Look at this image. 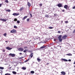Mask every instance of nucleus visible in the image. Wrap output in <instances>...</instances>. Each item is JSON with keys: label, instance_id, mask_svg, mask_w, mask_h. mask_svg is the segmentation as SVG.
Instances as JSON below:
<instances>
[{"label": "nucleus", "instance_id": "nucleus-1", "mask_svg": "<svg viewBox=\"0 0 75 75\" xmlns=\"http://www.w3.org/2000/svg\"><path fill=\"white\" fill-rule=\"evenodd\" d=\"M61 37H62V35H60L58 37L59 40L60 42H62V39L61 38Z\"/></svg>", "mask_w": 75, "mask_h": 75}, {"label": "nucleus", "instance_id": "nucleus-2", "mask_svg": "<svg viewBox=\"0 0 75 75\" xmlns=\"http://www.w3.org/2000/svg\"><path fill=\"white\" fill-rule=\"evenodd\" d=\"M46 47V46L44 45L43 46H42L41 47H40V48H39V50H42L41 49H44V48H45Z\"/></svg>", "mask_w": 75, "mask_h": 75}, {"label": "nucleus", "instance_id": "nucleus-3", "mask_svg": "<svg viewBox=\"0 0 75 75\" xmlns=\"http://www.w3.org/2000/svg\"><path fill=\"white\" fill-rule=\"evenodd\" d=\"M67 37V35H65L62 37V38L63 40H65Z\"/></svg>", "mask_w": 75, "mask_h": 75}, {"label": "nucleus", "instance_id": "nucleus-4", "mask_svg": "<svg viewBox=\"0 0 75 75\" xmlns=\"http://www.w3.org/2000/svg\"><path fill=\"white\" fill-rule=\"evenodd\" d=\"M9 56H11V57H15V56H16V54H12V53H10L9 54Z\"/></svg>", "mask_w": 75, "mask_h": 75}, {"label": "nucleus", "instance_id": "nucleus-5", "mask_svg": "<svg viewBox=\"0 0 75 75\" xmlns=\"http://www.w3.org/2000/svg\"><path fill=\"white\" fill-rule=\"evenodd\" d=\"M64 8H66V9H67V10L69 9V7H68V5H66L64 6Z\"/></svg>", "mask_w": 75, "mask_h": 75}, {"label": "nucleus", "instance_id": "nucleus-6", "mask_svg": "<svg viewBox=\"0 0 75 75\" xmlns=\"http://www.w3.org/2000/svg\"><path fill=\"white\" fill-rule=\"evenodd\" d=\"M18 50L19 51H24V49L21 47H20L18 49Z\"/></svg>", "mask_w": 75, "mask_h": 75}, {"label": "nucleus", "instance_id": "nucleus-7", "mask_svg": "<svg viewBox=\"0 0 75 75\" xmlns=\"http://www.w3.org/2000/svg\"><path fill=\"white\" fill-rule=\"evenodd\" d=\"M10 33H16V30L14 29H13L10 31Z\"/></svg>", "mask_w": 75, "mask_h": 75}, {"label": "nucleus", "instance_id": "nucleus-8", "mask_svg": "<svg viewBox=\"0 0 75 75\" xmlns=\"http://www.w3.org/2000/svg\"><path fill=\"white\" fill-rule=\"evenodd\" d=\"M12 15L14 16H17L19 15V13H14Z\"/></svg>", "mask_w": 75, "mask_h": 75}, {"label": "nucleus", "instance_id": "nucleus-9", "mask_svg": "<svg viewBox=\"0 0 75 75\" xmlns=\"http://www.w3.org/2000/svg\"><path fill=\"white\" fill-rule=\"evenodd\" d=\"M61 60L62 61H65V62H68V60L67 59H63V58H62L61 59Z\"/></svg>", "mask_w": 75, "mask_h": 75}, {"label": "nucleus", "instance_id": "nucleus-10", "mask_svg": "<svg viewBox=\"0 0 75 75\" xmlns=\"http://www.w3.org/2000/svg\"><path fill=\"white\" fill-rule=\"evenodd\" d=\"M62 4H59L57 5V6H58V7H62Z\"/></svg>", "mask_w": 75, "mask_h": 75}, {"label": "nucleus", "instance_id": "nucleus-11", "mask_svg": "<svg viewBox=\"0 0 75 75\" xmlns=\"http://www.w3.org/2000/svg\"><path fill=\"white\" fill-rule=\"evenodd\" d=\"M6 49H7V50H11L12 49V48H10L9 47H6Z\"/></svg>", "mask_w": 75, "mask_h": 75}, {"label": "nucleus", "instance_id": "nucleus-12", "mask_svg": "<svg viewBox=\"0 0 75 75\" xmlns=\"http://www.w3.org/2000/svg\"><path fill=\"white\" fill-rule=\"evenodd\" d=\"M0 20L1 21H4V22L6 21V20L2 19V18H0Z\"/></svg>", "mask_w": 75, "mask_h": 75}, {"label": "nucleus", "instance_id": "nucleus-13", "mask_svg": "<svg viewBox=\"0 0 75 75\" xmlns=\"http://www.w3.org/2000/svg\"><path fill=\"white\" fill-rule=\"evenodd\" d=\"M61 74H62V75H65L66 74V73L64 71H62L61 72Z\"/></svg>", "mask_w": 75, "mask_h": 75}, {"label": "nucleus", "instance_id": "nucleus-14", "mask_svg": "<svg viewBox=\"0 0 75 75\" xmlns=\"http://www.w3.org/2000/svg\"><path fill=\"white\" fill-rule=\"evenodd\" d=\"M27 4H28V5L29 7H30L31 6V3H30L29 2H28Z\"/></svg>", "mask_w": 75, "mask_h": 75}, {"label": "nucleus", "instance_id": "nucleus-15", "mask_svg": "<svg viewBox=\"0 0 75 75\" xmlns=\"http://www.w3.org/2000/svg\"><path fill=\"white\" fill-rule=\"evenodd\" d=\"M5 11H7V12H10V11H11V10L10 9H8L7 10V9H5Z\"/></svg>", "mask_w": 75, "mask_h": 75}, {"label": "nucleus", "instance_id": "nucleus-16", "mask_svg": "<svg viewBox=\"0 0 75 75\" xmlns=\"http://www.w3.org/2000/svg\"><path fill=\"white\" fill-rule=\"evenodd\" d=\"M33 53H31V54L30 55V57H31V58H32L33 57Z\"/></svg>", "mask_w": 75, "mask_h": 75}, {"label": "nucleus", "instance_id": "nucleus-17", "mask_svg": "<svg viewBox=\"0 0 75 75\" xmlns=\"http://www.w3.org/2000/svg\"><path fill=\"white\" fill-rule=\"evenodd\" d=\"M27 17V16H24L23 18L22 19L23 20H24L25 19V18H26Z\"/></svg>", "mask_w": 75, "mask_h": 75}, {"label": "nucleus", "instance_id": "nucleus-18", "mask_svg": "<svg viewBox=\"0 0 75 75\" xmlns=\"http://www.w3.org/2000/svg\"><path fill=\"white\" fill-rule=\"evenodd\" d=\"M66 55H68V56H72V54L71 53L67 54H66Z\"/></svg>", "mask_w": 75, "mask_h": 75}, {"label": "nucleus", "instance_id": "nucleus-19", "mask_svg": "<svg viewBox=\"0 0 75 75\" xmlns=\"http://www.w3.org/2000/svg\"><path fill=\"white\" fill-rule=\"evenodd\" d=\"M28 51V50L27 49V50H25L23 51V52H27V51Z\"/></svg>", "mask_w": 75, "mask_h": 75}, {"label": "nucleus", "instance_id": "nucleus-20", "mask_svg": "<svg viewBox=\"0 0 75 75\" xmlns=\"http://www.w3.org/2000/svg\"><path fill=\"white\" fill-rule=\"evenodd\" d=\"M23 8H23V7L21 8L19 10L20 11H22V10H23Z\"/></svg>", "mask_w": 75, "mask_h": 75}, {"label": "nucleus", "instance_id": "nucleus-21", "mask_svg": "<svg viewBox=\"0 0 75 75\" xmlns=\"http://www.w3.org/2000/svg\"><path fill=\"white\" fill-rule=\"evenodd\" d=\"M22 68L23 70H25V69H26V68H25L24 67H22Z\"/></svg>", "mask_w": 75, "mask_h": 75}, {"label": "nucleus", "instance_id": "nucleus-22", "mask_svg": "<svg viewBox=\"0 0 75 75\" xmlns=\"http://www.w3.org/2000/svg\"><path fill=\"white\" fill-rule=\"evenodd\" d=\"M37 60L38 61H41V59L38 58H37Z\"/></svg>", "mask_w": 75, "mask_h": 75}, {"label": "nucleus", "instance_id": "nucleus-23", "mask_svg": "<svg viewBox=\"0 0 75 75\" xmlns=\"http://www.w3.org/2000/svg\"><path fill=\"white\" fill-rule=\"evenodd\" d=\"M30 73H31V74H34V71H30Z\"/></svg>", "mask_w": 75, "mask_h": 75}, {"label": "nucleus", "instance_id": "nucleus-24", "mask_svg": "<svg viewBox=\"0 0 75 75\" xmlns=\"http://www.w3.org/2000/svg\"><path fill=\"white\" fill-rule=\"evenodd\" d=\"M12 73L13 74H17V72L14 71H13Z\"/></svg>", "mask_w": 75, "mask_h": 75}, {"label": "nucleus", "instance_id": "nucleus-25", "mask_svg": "<svg viewBox=\"0 0 75 75\" xmlns=\"http://www.w3.org/2000/svg\"><path fill=\"white\" fill-rule=\"evenodd\" d=\"M4 37H6V35H7V33H5L4 34Z\"/></svg>", "mask_w": 75, "mask_h": 75}, {"label": "nucleus", "instance_id": "nucleus-26", "mask_svg": "<svg viewBox=\"0 0 75 75\" xmlns=\"http://www.w3.org/2000/svg\"><path fill=\"white\" fill-rule=\"evenodd\" d=\"M0 69H4V67H0Z\"/></svg>", "mask_w": 75, "mask_h": 75}, {"label": "nucleus", "instance_id": "nucleus-27", "mask_svg": "<svg viewBox=\"0 0 75 75\" xmlns=\"http://www.w3.org/2000/svg\"><path fill=\"white\" fill-rule=\"evenodd\" d=\"M48 28H49V29H52V28H53V27H49Z\"/></svg>", "mask_w": 75, "mask_h": 75}, {"label": "nucleus", "instance_id": "nucleus-28", "mask_svg": "<svg viewBox=\"0 0 75 75\" xmlns=\"http://www.w3.org/2000/svg\"><path fill=\"white\" fill-rule=\"evenodd\" d=\"M13 27H14V28H17V26H16V25H14L13 26Z\"/></svg>", "mask_w": 75, "mask_h": 75}, {"label": "nucleus", "instance_id": "nucleus-29", "mask_svg": "<svg viewBox=\"0 0 75 75\" xmlns=\"http://www.w3.org/2000/svg\"><path fill=\"white\" fill-rule=\"evenodd\" d=\"M39 6H40V7H41L42 6V4H39Z\"/></svg>", "mask_w": 75, "mask_h": 75}, {"label": "nucleus", "instance_id": "nucleus-30", "mask_svg": "<svg viewBox=\"0 0 75 75\" xmlns=\"http://www.w3.org/2000/svg\"><path fill=\"white\" fill-rule=\"evenodd\" d=\"M45 17H47V18H48V17H49V16H48V15H45Z\"/></svg>", "mask_w": 75, "mask_h": 75}, {"label": "nucleus", "instance_id": "nucleus-31", "mask_svg": "<svg viewBox=\"0 0 75 75\" xmlns=\"http://www.w3.org/2000/svg\"><path fill=\"white\" fill-rule=\"evenodd\" d=\"M29 60V59H28V60H25V62H27V61H28V60Z\"/></svg>", "mask_w": 75, "mask_h": 75}, {"label": "nucleus", "instance_id": "nucleus-32", "mask_svg": "<svg viewBox=\"0 0 75 75\" xmlns=\"http://www.w3.org/2000/svg\"><path fill=\"white\" fill-rule=\"evenodd\" d=\"M10 74H9V73H7V74H6L5 75H10Z\"/></svg>", "mask_w": 75, "mask_h": 75}, {"label": "nucleus", "instance_id": "nucleus-33", "mask_svg": "<svg viewBox=\"0 0 75 75\" xmlns=\"http://www.w3.org/2000/svg\"><path fill=\"white\" fill-rule=\"evenodd\" d=\"M5 2H6V3H8V1L7 0H6L5 1Z\"/></svg>", "mask_w": 75, "mask_h": 75}, {"label": "nucleus", "instance_id": "nucleus-34", "mask_svg": "<svg viewBox=\"0 0 75 75\" xmlns=\"http://www.w3.org/2000/svg\"><path fill=\"white\" fill-rule=\"evenodd\" d=\"M20 21H17V23H18V24H19V23H20Z\"/></svg>", "mask_w": 75, "mask_h": 75}, {"label": "nucleus", "instance_id": "nucleus-35", "mask_svg": "<svg viewBox=\"0 0 75 75\" xmlns=\"http://www.w3.org/2000/svg\"><path fill=\"white\" fill-rule=\"evenodd\" d=\"M29 14L30 16L31 17H33V16L32 15V14H31V13H29Z\"/></svg>", "mask_w": 75, "mask_h": 75}, {"label": "nucleus", "instance_id": "nucleus-36", "mask_svg": "<svg viewBox=\"0 0 75 75\" xmlns=\"http://www.w3.org/2000/svg\"><path fill=\"white\" fill-rule=\"evenodd\" d=\"M14 21H17V18H15L14 19Z\"/></svg>", "mask_w": 75, "mask_h": 75}, {"label": "nucleus", "instance_id": "nucleus-37", "mask_svg": "<svg viewBox=\"0 0 75 75\" xmlns=\"http://www.w3.org/2000/svg\"><path fill=\"white\" fill-rule=\"evenodd\" d=\"M29 52H33V51L30 50V51H29Z\"/></svg>", "mask_w": 75, "mask_h": 75}, {"label": "nucleus", "instance_id": "nucleus-38", "mask_svg": "<svg viewBox=\"0 0 75 75\" xmlns=\"http://www.w3.org/2000/svg\"><path fill=\"white\" fill-rule=\"evenodd\" d=\"M29 20H30V19H29V18H28L27 20V22H28Z\"/></svg>", "mask_w": 75, "mask_h": 75}, {"label": "nucleus", "instance_id": "nucleus-39", "mask_svg": "<svg viewBox=\"0 0 75 75\" xmlns=\"http://www.w3.org/2000/svg\"><path fill=\"white\" fill-rule=\"evenodd\" d=\"M54 16H57V14H54Z\"/></svg>", "mask_w": 75, "mask_h": 75}, {"label": "nucleus", "instance_id": "nucleus-40", "mask_svg": "<svg viewBox=\"0 0 75 75\" xmlns=\"http://www.w3.org/2000/svg\"><path fill=\"white\" fill-rule=\"evenodd\" d=\"M11 67H10L8 69L10 70H11Z\"/></svg>", "mask_w": 75, "mask_h": 75}, {"label": "nucleus", "instance_id": "nucleus-41", "mask_svg": "<svg viewBox=\"0 0 75 75\" xmlns=\"http://www.w3.org/2000/svg\"><path fill=\"white\" fill-rule=\"evenodd\" d=\"M73 9H75V6H74L73 8H72Z\"/></svg>", "mask_w": 75, "mask_h": 75}, {"label": "nucleus", "instance_id": "nucleus-42", "mask_svg": "<svg viewBox=\"0 0 75 75\" xmlns=\"http://www.w3.org/2000/svg\"><path fill=\"white\" fill-rule=\"evenodd\" d=\"M57 33H61V31H59L57 32Z\"/></svg>", "mask_w": 75, "mask_h": 75}, {"label": "nucleus", "instance_id": "nucleus-43", "mask_svg": "<svg viewBox=\"0 0 75 75\" xmlns=\"http://www.w3.org/2000/svg\"><path fill=\"white\" fill-rule=\"evenodd\" d=\"M24 58V57H20V59H22L23 58Z\"/></svg>", "mask_w": 75, "mask_h": 75}, {"label": "nucleus", "instance_id": "nucleus-44", "mask_svg": "<svg viewBox=\"0 0 75 75\" xmlns=\"http://www.w3.org/2000/svg\"><path fill=\"white\" fill-rule=\"evenodd\" d=\"M68 61H69V62H71V60L69 59L68 60Z\"/></svg>", "mask_w": 75, "mask_h": 75}, {"label": "nucleus", "instance_id": "nucleus-45", "mask_svg": "<svg viewBox=\"0 0 75 75\" xmlns=\"http://www.w3.org/2000/svg\"><path fill=\"white\" fill-rule=\"evenodd\" d=\"M1 5H2V4H0V7H1Z\"/></svg>", "mask_w": 75, "mask_h": 75}, {"label": "nucleus", "instance_id": "nucleus-46", "mask_svg": "<svg viewBox=\"0 0 75 75\" xmlns=\"http://www.w3.org/2000/svg\"><path fill=\"white\" fill-rule=\"evenodd\" d=\"M65 23H68V21H66L65 22Z\"/></svg>", "mask_w": 75, "mask_h": 75}, {"label": "nucleus", "instance_id": "nucleus-47", "mask_svg": "<svg viewBox=\"0 0 75 75\" xmlns=\"http://www.w3.org/2000/svg\"><path fill=\"white\" fill-rule=\"evenodd\" d=\"M75 33V29H74V30L73 31V33Z\"/></svg>", "mask_w": 75, "mask_h": 75}, {"label": "nucleus", "instance_id": "nucleus-48", "mask_svg": "<svg viewBox=\"0 0 75 75\" xmlns=\"http://www.w3.org/2000/svg\"><path fill=\"white\" fill-rule=\"evenodd\" d=\"M56 40H57V39H54V41H56Z\"/></svg>", "mask_w": 75, "mask_h": 75}, {"label": "nucleus", "instance_id": "nucleus-49", "mask_svg": "<svg viewBox=\"0 0 75 75\" xmlns=\"http://www.w3.org/2000/svg\"><path fill=\"white\" fill-rule=\"evenodd\" d=\"M62 11V12H64V11H65V10H63Z\"/></svg>", "mask_w": 75, "mask_h": 75}, {"label": "nucleus", "instance_id": "nucleus-50", "mask_svg": "<svg viewBox=\"0 0 75 75\" xmlns=\"http://www.w3.org/2000/svg\"><path fill=\"white\" fill-rule=\"evenodd\" d=\"M19 54H20V55H21L22 54V53H20Z\"/></svg>", "mask_w": 75, "mask_h": 75}, {"label": "nucleus", "instance_id": "nucleus-51", "mask_svg": "<svg viewBox=\"0 0 75 75\" xmlns=\"http://www.w3.org/2000/svg\"><path fill=\"white\" fill-rule=\"evenodd\" d=\"M25 48H27V46L25 47Z\"/></svg>", "mask_w": 75, "mask_h": 75}, {"label": "nucleus", "instance_id": "nucleus-52", "mask_svg": "<svg viewBox=\"0 0 75 75\" xmlns=\"http://www.w3.org/2000/svg\"><path fill=\"white\" fill-rule=\"evenodd\" d=\"M50 64L49 63H47V65H48V64Z\"/></svg>", "mask_w": 75, "mask_h": 75}, {"label": "nucleus", "instance_id": "nucleus-53", "mask_svg": "<svg viewBox=\"0 0 75 75\" xmlns=\"http://www.w3.org/2000/svg\"><path fill=\"white\" fill-rule=\"evenodd\" d=\"M8 42V41H5V42Z\"/></svg>", "mask_w": 75, "mask_h": 75}, {"label": "nucleus", "instance_id": "nucleus-54", "mask_svg": "<svg viewBox=\"0 0 75 75\" xmlns=\"http://www.w3.org/2000/svg\"><path fill=\"white\" fill-rule=\"evenodd\" d=\"M3 52H5V50H3Z\"/></svg>", "mask_w": 75, "mask_h": 75}, {"label": "nucleus", "instance_id": "nucleus-55", "mask_svg": "<svg viewBox=\"0 0 75 75\" xmlns=\"http://www.w3.org/2000/svg\"><path fill=\"white\" fill-rule=\"evenodd\" d=\"M73 64H75V62L73 63Z\"/></svg>", "mask_w": 75, "mask_h": 75}, {"label": "nucleus", "instance_id": "nucleus-56", "mask_svg": "<svg viewBox=\"0 0 75 75\" xmlns=\"http://www.w3.org/2000/svg\"><path fill=\"white\" fill-rule=\"evenodd\" d=\"M69 45H70V46H71V45L70 44H69Z\"/></svg>", "mask_w": 75, "mask_h": 75}, {"label": "nucleus", "instance_id": "nucleus-57", "mask_svg": "<svg viewBox=\"0 0 75 75\" xmlns=\"http://www.w3.org/2000/svg\"><path fill=\"white\" fill-rule=\"evenodd\" d=\"M49 8H48V9L49 10Z\"/></svg>", "mask_w": 75, "mask_h": 75}, {"label": "nucleus", "instance_id": "nucleus-58", "mask_svg": "<svg viewBox=\"0 0 75 75\" xmlns=\"http://www.w3.org/2000/svg\"><path fill=\"white\" fill-rule=\"evenodd\" d=\"M74 67H75V66H74Z\"/></svg>", "mask_w": 75, "mask_h": 75}, {"label": "nucleus", "instance_id": "nucleus-59", "mask_svg": "<svg viewBox=\"0 0 75 75\" xmlns=\"http://www.w3.org/2000/svg\"><path fill=\"white\" fill-rule=\"evenodd\" d=\"M31 0V1H33V0Z\"/></svg>", "mask_w": 75, "mask_h": 75}, {"label": "nucleus", "instance_id": "nucleus-60", "mask_svg": "<svg viewBox=\"0 0 75 75\" xmlns=\"http://www.w3.org/2000/svg\"><path fill=\"white\" fill-rule=\"evenodd\" d=\"M56 40H57V39H56Z\"/></svg>", "mask_w": 75, "mask_h": 75}, {"label": "nucleus", "instance_id": "nucleus-61", "mask_svg": "<svg viewBox=\"0 0 75 75\" xmlns=\"http://www.w3.org/2000/svg\"><path fill=\"white\" fill-rule=\"evenodd\" d=\"M26 74H25V75H26Z\"/></svg>", "mask_w": 75, "mask_h": 75}]
</instances>
